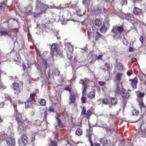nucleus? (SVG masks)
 Wrapping results in <instances>:
<instances>
[{
  "mask_svg": "<svg viewBox=\"0 0 146 146\" xmlns=\"http://www.w3.org/2000/svg\"><path fill=\"white\" fill-rule=\"evenodd\" d=\"M121 74L120 73L118 74L116 76V79L118 80L119 81L121 79Z\"/></svg>",
  "mask_w": 146,
  "mask_h": 146,
  "instance_id": "obj_36",
  "label": "nucleus"
},
{
  "mask_svg": "<svg viewBox=\"0 0 146 146\" xmlns=\"http://www.w3.org/2000/svg\"><path fill=\"white\" fill-rule=\"evenodd\" d=\"M64 90L66 91H68L70 92L71 90L70 87L69 86H67L65 87L64 89Z\"/></svg>",
  "mask_w": 146,
  "mask_h": 146,
  "instance_id": "obj_48",
  "label": "nucleus"
},
{
  "mask_svg": "<svg viewBox=\"0 0 146 146\" xmlns=\"http://www.w3.org/2000/svg\"><path fill=\"white\" fill-rule=\"evenodd\" d=\"M98 33H100L98 31H97L96 32V34L95 35V36H94L93 35H94V34H93V35H92V36L93 38H95V40L96 41H97L99 40V36H98Z\"/></svg>",
  "mask_w": 146,
  "mask_h": 146,
  "instance_id": "obj_28",
  "label": "nucleus"
},
{
  "mask_svg": "<svg viewBox=\"0 0 146 146\" xmlns=\"http://www.w3.org/2000/svg\"><path fill=\"white\" fill-rule=\"evenodd\" d=\"M0 88L3 89H5L6 88V87L3 85L1 79H0Z\"/></svg>",
  "mask_w": 146,
  "mask_h": 146,
  "instance_id": "obj_37",
  "label": "nucleus"
},
{
  "mask_svg": "<svg viewBox=\"0 0 146 146\" xmlns=\"http://www.w3.org/2000/svg\"><path fill=\"white\" fill-rule=\"evenodd\" d=\"M36 93L31 94L29 98L27 100V102H25L26 106L28 108H30L35 102V97L36 96Z\"/></svg>",
  "mask_w": 146,
  "mask_h": 146,
  "instance_id": "obj_4",
  "label": "nucleus"
},
{
  "mask_svg": "<svg viewBox=\"0 0 146 146\" xmlns=\"http://www.w3.org/2000/svg\"><path fill=\"white\" fill-rule=\"evenodd\" d=\"M3 54L2 53L0 52V59L2 58L3 56Z\"/></svg>",
  "mask_w": 146,
  "mask_h": 146,
  "instance_id": "obj_57",
  "label": "nucleus"
},
{
  "mask_svg": "<svg viewBox=\"0 0 146 146\" xmlns=\"http://www.w3.org/2000/svg\"><path fill=\"white\" fill-rule=\"evenodd\" d=\"M142 10L137 7H134L133 10V13L136 15H140L142 14Z\"/></svg>",
  "mask_w": 146,
  "mask_h": 146,
  "instance_id": "obj_10",
  "label": "nucleus"
},
{
  "mask_svg": "<svg viewBox=\"0 0 146 146\" xmlns=\"http://www.w3.org/2000/svg\"><path fill=\"white\" fill-rule=\"evenodd\" d=\"M92 42L93 43V44H94V45H95L96 44V42H95L94 41H92Z\"/></svg>",
  "mask_w": 146,
  "mask_h": 146,
  "instance_id": "obj_61",
  "label": "nucleus"
},
{
  "mask_svg": "<svg viewBox=\"0 0 146 146\" xmlns=\"http://www.w3.org/2000/svg\"><path fill=\"white\" fill-rule=\"evenodd\" d=\"M13 89L14 90H16L15 94L18 95L21 93V90L19 88V84L17 82H14L12 84Z\"/></svg>",
  "mask_w": 146,
  "mask_h": 146,
  "instance_id": "obj_9",
  "label": "nucleus"
},
{
  "mask_svg": "<svg viewBox=\"0 0 146 146\" xmlns=\"http://www.w3.org/2000/svg\"><path fill=\"white\" fill-rule=\"evenodd\" d=\"M7 143L9 145L14 146L15 144V140L12 138H8L7 140Z\"/></svg>",
  "mask_w": 146,
  "mask_h": 146,
  "instance_id": "obj_11",
  "label": "nucleus"
},
{
  "mask_svg": "<svg viewBox=\"0 0 146 146\" xmlns=\"http://www.w3.org/2000/svg\"><path fill=\"white\" fill-rule=\"evenodd\" d=\"M133 51V48L131 47H129V52H132V51Z\"/></svg>",
  "mask_w": 146,
  "mask_h": 146,
  "instance_id": "obj_58",
  "label": "nucleus"
},
{
  "mask_svg": "<svg viewBox=\"0 0 146 146\" xmlns=\"http://www.w3.org/2000/svg\"><path fill=\"white\" fill-rule=\"evenodd\" d=\"M8 35L10 36V35L8 34L7 31H0V36H5Z\"/></svg>",
  "mask_w": 146,
  "mask_h": 146,
  "instance_id": "obj_27",
  "label": "nucleus"
},
{
  "mask_svg": "<svg viewBox=\"0 0 146 146\" xmlns=\"http://www.w3.org/2000/svg\"><path fill=\"white\" fill-rule=\"evenodd\" d=\"M42 63L44 64V68H41V71L43 73V72H45L46 68L47 67L48 64L46 60H43Z\"/></svg>",
  "mask_w": 146,
  "mask_h": 146,
  "instance_id": "obj_15",
  "label": "nucleus"
},
{
  "mask_svg": "<svg viewBox=\"0 0 146 146\" xmlns=\"http://www.w3.org/2000/svg\"><path fill=\"white\" fill-rule=\"evenodd\" d=\"M49 146H57V142L55 141L50 140Z\"/></svg>",
  "mask_w": 146,
  "mask_h": 146,
  "instance_id": "obj_25",
  "label": "nucleus"
},
{
  "mask_svg": "<svg viewBox=\"0 0 146 146\" xmlns=\"http://www.w3.org/2000/svg\"><path fill=\"white\" fill-rule=\"evenodd\" d=\"M134 3H135L137 1L139 3L141 2L142 0H132Z\"/></svg>",
  "mask_w": 146,
  "mask_h": 146,
  "instance_id": "obj_51",
  "label": "nucleus"
},
{
  "mask_svg": "<svg viewBox=\"0 0 146 146\" xmlns=\"http://www.w3.org/2000/svg\"><path fill=\"white\" fill-rule=\"evenodd\" d=\"M70 100L72 103H74L76 100V98L75 95L73 94H70Z\"/></svg>",
  "mask_w": 146,
  "mask_h": 146,
  "instance_id": "obj_19",
  "label": "nucleus"
},
{
  "mask_svg": "<svg viewBox=\"0 0 146 146\" xmlns=\"http://www.w3.org/2000/svg\"><path fill=\"white\" fill-rule=\"evenodd\" d=\"M90 81L86 78L81 79L79 82V83L82 85V94L85 93L86 90L88 87V84Z\"/></svg>",
  "mask_w": 146,
  "mask_h": 146,
  "instance_id": "obj_5",
  "label": "nucleus"
},
{
  "mask_svg": "<svg viewBox=\"0 0 146 146\" xmlns=\"http://www.w3.org/2000/svg\"><path fill=\"white\" fill-rule=\"evenodd\" d=\"M124 29L122 26L114 27L111 32L115 34L113 36L114 39H118L120 37L121 34L123 31Z\"/></svg>",
  "mask_w": 146,
  "mask_h": 146,
  "instance_id": "obj_3",
  "label": "nucleus"
},
{
  "mask_svg": "<svg viewBox=\"0 0 146 146\" xmlns=\"http://www.w3.org/2000/svg\"><path fill=\"white\" fill-rule=\"evenodd\" d=\"M121 3L122 5H126L127 3V0H122Z\"/></svg>",
  "mask_w": 146,
  "mask_h": 146,
  "instance_id": "obj_49",
  "label": "nucleus"
},
{
  "mask_svg": "<svg viewBox=\"0 0 146 146\" xmlns=\"http://www.w3.org/2000/svg\"><path fill=\"white\" fill-rule=\"evenodd\" d=\"M92 136V134L91 131H87V133L86 136L88 138L90 143V141L92 142L91 140V137Z\"/></svg>",
  "mask_w": 146,
  "mask_h": 146,
  "instance_id": "obj_18",
  "label": "nucleus"
},
{
  "mask_svg": "<svg viewBox=\"0 0 146 146\" xmlns=\"http://www.w3.org/2000/svg\"><path fill=\"white\" fill-rule=\"evenodd\" d=\"M22 142L24 145H26L28 143V139L26 135H23L22 137Z\"/></svg>",
  "mask_w": 146,
  "mask_h": 146,
  "instance_id": "obj_14",
  "label": "nucleus"
},
{
  "mask_svg": "<svg viewBox=\"0 0 146 146\" xmlns=\"http://www.w3.org/2000/svg\"><path fill=\"white\" fill-rule=\"evenodd\" d=\"M133 115H137L139 113L138 111L136 110H133L132 111Z\"/></svg>",
  "mask_w": 146,
  "mask_h": 146,
  "instance_id": "obj_35",
  "label": "nucleus"
},
{
  "mask_svg": "<svg viewBox=\"0 0 146 146\" xmlns=\"http://www.w3.org/2000/svg\"><path fill=\"white\" fill-rule=\"evenodd\" d=\"M82 133V130L80 129H77L76 132V134L78 136L81 135Z\"/></svg>",
  "mask_w": 146,
  "mask_h": 146,
  "instance_id": "obj_29",
  "label": "nucleus"
},
{
  "mask_svg": "<svg viewBox=\"0 0 146 146\" xmlns=\"http://www.w3.org/2000/svg\"><path fill=\"white\" fill-rule=\"evenodd\" d=\"M81 11L80 10H78L76 11V14L78 16L80 17L82 16L83 15H85L86 14V11L85 10L83 12V14H80Z\"/></svg>",
  "mask_w": 146,
  "mask_h": 146,
  "instance_id": "obj_26",
  "label": "nucleus"
},
{
  "mask_svg": "<svg viewBox=\"0 0 146 146\" xmlns=\"http://www.w3.org/2000/svg\"><path fill=\"white\" fill-rule=\"evenodd\" d=\"M95 96V92L94 91L90 92L88 94V97L90 99L94 98Z\"/></svg>",
  "mask_w": 146,
  "mask_h": 146,
  "instance_id": "obj_17",
  "label": "nucleus"
},
{
  "mask_svg": "<svg viewBox=\"0 0 146 146\" xmlns=\"http://www.w3.org/2000/svg\"><path fill=\"white\" fill-rule=\"evenodd\" d=\"M98 83L101 86H104L106 84V83L104 82L101 81H99Z\"/></svg>",
  "mask_w": 146,
  "mask_h": 146,
  "instance_id": "obj_47",
  "label": "nucleus"
},
{
  "mask_svg": "<svg viewBox=\"0 0 146 146\" xmlns=\"http://www.w3.org/2000/svg\"><path fill=\"white\" fill-rule=\"evenodd\" d=\"M15 31L16 32H17L18 31V29H15Z\"/></svg>",
  "mask_w": 146,
  "mask_h": 146,
  "instance_id": "obj_64",
  "label": "nucleus"
},
{
  "mask_svg": "<svg viewBox=\"0 0 146 146\" xmlns=\"http://www.w3.org/2000/svg\"><path fill=\"white\" fill-rule=\"evenodd\" d=\"M48 110L49 112H53L54 111V110L53 109L51 108H50Z\"/></svg>",
  "mask_w": 146,
  "mask_h": 146,
  "instance_id": "obj_55",
  "label": "nucleus"
},
{
  "mask_svg": "<svg viewBox=\"0 0 146 146\" xmlns=\"http://www.w3.org/2000/svg\"><path fill=\"white\" fill-rule=\"evenodd\" d=\"M139 40L142 43L143 41V37L142 36H141L140 38H139Z\"/></svg>",
  "mask_w": 146,
  "mask_h": 146,
  "instance_id": "obj_54",
  "label": "nucleus"
},
{
  "mask_svg": "<svg viewBox=\"0 0 146 146\" xmlns=\"http://www.w3.org/2000/svg\"><path fill=\"white\" fill-rule=\"evenodd\" d=\"M44 116H45V119H46V116H47V111H45L44 112Z\"/></svg>",
  "mask_w": 146,
  "mask_h": 146,
  "instance_id": "obj_56",
  "label": "nucleus"
},
{
  "mask_svg": "<svg viewBox=\"0 0 146 146\" xmlns=\"http://www.w3.org/2000/svg\"><path fill=\"white\" fill-rule=\"evenodd\" d=\"M57 119L58 123L59 126L60 127L62 126V121L59 118L57 117Z\"/></svg>",
  "mask_w": 146,
  "mask_h": 146,
  "instance_id": "obj_39",
  "label": "nucleus"
},
{
  "mask_svg": "<svg viewBox=\"0 0 146 146\" xmlns=\"http://www.w3.org/2000/svg\"><path fill=\"white\" fill-rule=\"evenodd\" d=\"M98 36H99V37L101 38L102 40H104L105 39V36H103L100 33H98Z\"/></svg>",
  "mask_w": 146,
  "mask_h": 146,
  "instance_id": "obj_44",
  "label": "nucleus"
},
{
  "mask_svg": "<svg viewBox=\"0 0 146 146\" xmlns=\"http://www.w3.org/2000/svg\"><path fill=\"white\" fill-rule=\"evenodd\" d=\"M131 23L133 25L134 24H136L137 25L140 22V21L138 20L137 19L135 18L133 16V19L132 21H131Z\"/></svg>",
  "mask_w": 146,
  "mask_h": 146,
  "instance_id": "obj_24",
  "label": "nucleus"
},
{
  "mask_svg": "<svg viewBox=\"0 0 146 146\" xmlns=\"http://www.w3.org/2000/svg\"><path fill=\"white\" fill-rule=\"evenodd\" d=\"M132 61L134 62H136L137 59L135 58H133L131 59Z\"/></svg>",
  "mask_w": 146,
  "mask_h": 146,
  "instance_id": "obj_52",
  "label": "nucleus"
},
{
  "mask_svg": "<svg viewBox=\"0 0 146 146\" xmlns=\"http://www.w3.org/2000/svg\"><path fill=\"white\" fill-rule=\"evenodd\" d=\"M133 72L132 70H130L127 71V74L128 76H129L133 74Z\"/></svg>",
  "mask_w": 146,
  "mask_h": 146,
  "instance_id": "obj_43",
  "label": "nucleus"
},
{
  "mask_svg": "<svg viewBox=\"0 0 146 146\" xmlns=\"http://www.w3.org/2000/svg\"><path fill=\"white\" fill-rule=\"evenodd\" d=\"M131 85L132 88L134 89L136 88V84L138 82V80L137 78H134L133 79L131 80Z\"/></svg>",
  "mask_w": 146,
  "mask_h": 146,
  "instance_id": "obj_13",
  "label": "nucleus"
},
{
  "mask_svg": "<svg viewBox=\"0 0 146 146\" xmlns=\"http://www.w3.org/2000/svg\"><path fill=\"white\" fill-rule=\"evenodd\" d=\"M42 121L38 120H37L36 121V123L35 124L36 125L39 126L41 123Z\"/></svg>",
  "mask_w": 146,
  "mask_h": 146,
  "instance_id": "obj_41",
  "label": "nucleus"
},
{
  "mask_svg": "<svg viewBox=\"0 0 146 146\" xmlns=\"http://www.w3.org/2000/svg\"><path fill=\"white\" fill-rule=\"evenodd\" d=\"M6 6V4L4 3H1L0 5V9L2 8H4Z\"/></svg>",
  "mask_w": 146,
  "mask_h": 146,
  "instance_id": "obj_46",
  "label": "nucleus"
},
{
  "mask_svg": "<svg viewBox=\"0 0 146 146\" xmlns=\"http://www.w3.org/2000/svg\"><path fill=\"white\" fill-rule=\"evenodd\" d=\"M40 104L42 106H44L46 104V101L45 100L43 99H42L39 102Z\"/></svg>",
  "mask_w": 146,
  "mask_h": 146,
  "instance_id": "obj_33",
  "label": "nucleus"
},
{
  "mask_svg": "<svg viewBox=\"0 0 146 146\" xmlns=\"http://www.w3.org/2000/svg\"><path fill=\"white\" fill-rule=\"evenodd\" d=\"M53 74L58 76L60 74V72L57 69H54L53 72Z\"/></svg>",
  "mask_w": 146,
  "mask_h": 146,
  "instance_id": "obj_34",
  "label": "nucleus"
},
{
  "mask_svg": "<svg viewBox=\"0 0 146 146\" xmlns=\"http://www.w3.org/2000/svg\"><path fill=\"white\" fill-rule=\"evenodd\" d=\"M140 101V102L139 104V105L140 107V108H144L145 107V105H144L142 101Z\"/></svg>",
  "mask_w": 146,
  "mask_h": 146,
  "instance_id": "obj_38",
  "label": "nucleus"
},
{
  "mask_svg": "<svg viewBox=\"0 0 146 146\" xmlns=\"http://www.w3.org/2000/svg\"><path fill=\"white\" fill-rule=\"evenodd\" d=\"M81 100L82 103H85L86 102V99L84 96H82L81 98Z\"/></svg>",
  "mask_w": 146,
  "mask_h": 146,
  "instance_id": "obj_40",
  "label": "nucleus"
},
{
  "mask_svg": "<svg viewBox=\"0 0 146 146\" xmlns=\"http://www.w3.org/2000/svg\"><path fill=\"white\" fill-rule=\"evenodd\" d=\"M107 29V28L106 27L103 26L100 29V30L101 33H104L106 31Z\"/></svg>",
  "mask_w": 146,
  "mask_h": 146,
  "instance_id": "obj_32",
  "label": "nucleus"
},
{
  "mask_svg": "<svg viewBox=\"0 0 146 146\" xmlns=\"http://www.w3.org/2000/svg\"><path fill=\"white\" fill-rule=\"evenodd\" d=\"M133 15L131 13H127L125 14L124 18L130 21H132L133 19Z\"/></svg>",
  "mask_w": 146,
  "mask_h": 146,
  "instance_id": "obj_12",
  "label": "nucleus"
},
{
  "mask_svg": "<svg viewBox=\"0 0 146 146\" xmlns=\"http://www.w3.org/2000/svg\"><path fill=\"white\" fill-rule=\"evenodd\" d=\"M102 104L104 105H107L108 104V101L107 99H104L102 101Z\"/></svg>",
  "mask_w": 146,
  "mask_h": 146,
  "instance_id": "obj_42",
  "label": "nucleus"
},
{
  "mask_svg": "<svg viewBox=\"0 0 146 146\" xmlns=\"http://www.w3.org/2000/svg\"><path fill=\"white\" fill-rule=\"evenodd\" d=\"M51 48L50 53L52 56L56 55L58 53V50L56 44H52Z\"/></svg>",
  "mask_w": 146,
  "mask_h": 146,
  "instance_id": "obj_7",
  "label": "nucleus"
},
{
  "mask_svg": "<svg viewBox=\"0 0 146 146\" xmlns=\"http://www.w3.org/2000/svg\"><path fill=\"white\" fill-rule=\"evenodd\" d=\"M36 10L40 12L34 15L35 17H37L43 13H44L48 7V5L41 2L40 0H36Z\"/></svg>",
  "mask_w": 146,
  "mask_h": 146,
  "instance_id": "obj_2",
  "label": "nucleus"
},
{
  "mask_svg": "<svg viewBox=\"0 0 146 146\" xmlns=\"http://www.w3.org/2000/svg\"><path fill=\"white\" fill-rule=\"evenodd\" d=\"M32 139L31 140V141L32 142H33L35 140L34 139V140L33 139V137H32Z\"/></svg>",
  "mask_w": 146,
  "mask_h": 146,
  "instance_id": "obj_63",
  "label": "nucleus"
},
{
  "mask_svg": "<svg viewBox=\"0 0 146 146\" xmlns=\"http://www.w3.org/2000/svg\"><path fill=\"white\" fill-rule=\"evenodd\" d=\"M121 95L122 97L124 99H128L129 96V94L127 92H125V91Z\"/></svg>",
  "mask_w": 146,
  "mask_h": 146,
  "instance_id": "obj_16",
  "label": "nucleus"
},
{
  "mask_svg": "<svg viewBox=\"0 0 146 146\" xmlns=\"http://www.w3.org/2000/svg\"><path fill=\"white\" fill-rule=\"evenodd\" d=\"M145 95V94L143 93H141L139 92V93L137 95V97L138 98L140 99V100L141 101H142V98Z\"/></svg>",
  "mask_w": 146,
  "mask_h": 146,
  "instance_id": "obj_21",
  "label": "nucleus"
},
{
  "mask_svg": "<svg viewBox=\"0 0 146 146\" xmlns=\"http://www.w3.org/2000/svg\"><path fill=\"white\" fill-rule=\"evenodd\" d=\"M92 32H90L89 31H88L87 32V35L88 37V39H90V36L92 35Z\"/></svg>",
  "mask_w": 146,
  "mask_h": 146,
  "instance_id": "obj_45",
  "label": "nucleus"
},
{
  "mask_svg": "<svg viewBox=\"0 0 146 146\" xmlns=\"http://www.w3.org/2000/svg\"><path fill=\"white\" fill-rule=\"evenodd\" d=\"M90 145L91 146H94L92 142L90 141Z\"/></svg>",
  "mask_w": 146,
  "mask_h": 146,
  "instance_id": "obj_62",
  "label": "nucleus"
},
{
  "mask_svg": "<svg viewBox=\"0 0 146 146\" xmlns=\"http://www.w3.org/2000/svg\"><path fill=\"white\" fill-rule=\"evenodd\" d=\"M105 130H106L108 131H110V129L109 128H105Z\"/></svg>",
  "mask_w": 146,
  "mask_h": 146,
  "instance_id": "obj_60",
  "label": "nucleus"
},
{
  "mask_svg": "<svg viewBox=\"0 0 146 146\" xmlns=\"http://www.w3.org/2000/svg\"><path fill=\"white\" fill-rule=\"evenodd\" d=\"M95 146H100V144L97 143H96L94 144Z\"/></svg>",
  "mask_w": 146,
  "mask_h": 146,
  "instance_id": "obj_59",
  "label": "nucleus"
},
{
  "mask_svg": "<svg viewBox=\"0 0 146 146\" xmlns=\"http://www.w3.org/2000/svg\"><path fill=\"white\" fill-rule=\"evenodd\" d=\"M95 25L97 27H100L102 25V22L100 20L98 19H96L94 23Z\"/></svg>",
  "mask_w": 146,
  "mask_h": 146,
  "instance_id": "obj_20",
  "label": "nucleus"
},
{
  "mask_svg": "<svg viewBox=\"0 0 146 146\" xmlns=\"http://www.w3.org/2000/svg\"><path fill=\"white\" fill-rule=\"evenodd\" d=\"M81 114L84 115L85 117H87L88 119L89 118L90 116L92 114V113L89 110H88L86 111V107H84L82 108Z\"/></svg>",
  "mask_w": 146,
  "mask_h": 146,
  "instance_id": "obj_8",
  "label": "nucleus"
},
{
  "mask_svg": "<svg viewBox=\"0 0 146 146\" xmlns=\"http://www.w3.org/2000/svg\"><path fill=\"white\" fill-rule=\"evenodd\" d=\"M7 100L9 101L10 102L13 104L14 110L15 111V114L16 115V119L18 121V123L19 125L18 128L20 129H22L23 127H22L21 126V125H22V126H23V122L22 120V116L19 113L18 111L17 108L16 107L17 105L16 104L14 101H12L10 97L8 96L7 97Z\"/></svg>",
  "mask_w": 146,
  "mask_h": 146,
  "instance_id": "obj_1",
  "label": "nucleus"
},
{
  "mask_svg": "<svg viewBox=\"0 0 146 146\" xmlns=\"http://www.w3.org/2000/svg\"><path fill=\"white\" fill-rule=\"evenodd\" d=\"M102 144L103 146H104L106 145H108V141H107L106 139H105L103 138L102 140Z\"/></svg>",
  "mask_w": 146,
  "mask_h": 146,
  "instance_id": "obj_31",
  "label": "nucleus"
},
{
  "mask_svg": "<svg viewBox=\"0 0 146 146\" xmlns=\"http://www.w3.org/2000/svg\"><path fill=\"white\" fill-rule=\"evenodd\" d=\"M102 56L103 55L102 54H100L97 57V59L98 60L102 59Z\"/></svg>",
  "mask_w": 146,
  "mask_h": 146,
  "instance_id": "obj_50",
  "label": "nucleus"
},
{
  "mask_svg": "<svg viewBox=\"0 0 146 146\" xmlns=\"http://www.w3.org/2000/svg\"><path fill=\"white\" fill-rule=\"evenodd\" d=\"M116 67L119 70H121L123 69V65L121 63H117V64Z\"/></svg>",
  "mask_w": 146,
  "mask_h": 146,
  "instance_id": "obj_23",
  "label": "nucleus"
},
{
  "mask_svg": "<svg viewBox=\"0 0 146 146\" xmlns=\"http://www.w3.org/2000/svg\"><path fill=\"white\" fill-rule=\"evenodd\" d=\"M105 66L106 67L107 70H110L112 68L111 64L110 63H105Z\"/></svg>",
  "mask_w": 146,
  "mask_h": 146,
  "instance_id": "obj_22",
  "label": "nucleus"
},
{
  "mask_svg": "<svg viewBox=\"0 0 146 146\" xmlns=\"http://www.w3.org/2000/svg\"><path fill=\"white\" fill-rule=\"evenodd\" d=\"M124 91L122 83L120 82L117 83V89L115 90L116 94L120 95Z\"/></svg>",
  "mask_w": 146,
  "mask_h": 146,
  "instance_id": "obj_6",
  "label": "nucleus"
},
{
  "mask_svg": "<svg viewBox=\"0 0 146 146\" xmlns=\"http://www.w3.org/2000/svg\"><path fill=\"white\" fill-rule=\"evenodd\" d=\"M22 68L24 70H25L26 68V66L23 63V64Z\"/></svg>",
  "mask_w": 146,
  "mask_h": 146,
  "instance_id": "obj_53",
  "label": "nucleus"
},
{
  "mask_svg": "<svg viewBox=\"0 0 146 146\" xmlns=\"http://www.w3.org/2000/svg\"><path fill=\"white\" fill-rule=\"evenodd\" d=\"M111 103L112 105L116 104L117 102V99L115 98H112L111 100Z\"/></svg>",
  "mask_w": 146,
  "mask_h": 146,
  "instance_id": "obj_30",
  "label": "nucleus"
}]
</instances>
